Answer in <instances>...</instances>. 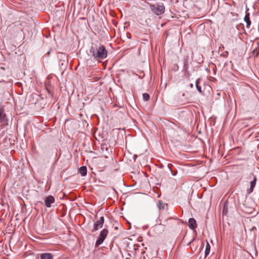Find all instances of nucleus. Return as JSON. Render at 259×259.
I'll return each instance as SVG.
<instances>
[{"label":"nucleus","mask_w":259,"mask_h":259,"mask_svg":"<svg viewBox=\"0 0 259 259\" xmlns=\"http://www.w3.org/2000/svg\"><path fill=\"white\" fill-rule=\"evenodd\" d=\"M90 53L96 59H104L107 56V51L103 46H100L96 48L92 47L91 48Z\"/></svg>","instance_id":"1"},{"label":"nucleus","mask_w":259,"mask_h":259,"mask_svg":"<svg viewBox=\"0 0 259 259\" xmlns=\"http://www.w3.org/2000/svg\"><path fill=\"white\" fill-rule=\"evenodd\" d=\"M151 9L156 15H160L164 12V7L163 5H152Z\"/></svg>","instance_id":"2"},{"label":"nucleus","mask_w":259,"mask_h":259,"mask_svg":"<svg viewBox=\"0 0 259 259\" xmlns=\"http://www.w3.org/2000/svg\"><path fill=\"white\" fill-rule=\"evenodd\" d=\"M108 233V231L106 229H104L101 232L99 235V236L96 242L95 246L97 247L101 244L104 240L105 239L107 234Z\"/></svg>","instance_id":"3"},{"label":"nucleus","mask_w":259,"mask_h":259,"mask_svg":"<svg viewBox=\"0 0 259 259\" xmlns=\"http://www.w3.org/2000/svg\"><path fill=\"white\" fill-rule=\"evenodd\" d=\"M0 123L3 125H8V119L4 112V110L2 108H0Z\"/></svg>","instance_id":"4"},{"label":"nucleus","mask_w":259,"mask_h":259,"mask_svg":"<svg viewBox=\"0 0 259 259\" xmlns=\"http://www.w3.org/2000/svg\"><path fill=\"white\" fill-rule=\"evenodd\" d=\"M104 222V217H101L100 218L99 220H98L96 223L94 225V227L92 230V232H95L98 229L101 228L103 225Z\"/></svg>","instance_id":"5"},{"label":"nucleus","mask_w":259,"mask_h":259,"mask_svg":"<svg viewBox=\"0 0 259 259\" xmlns=\"http://www.w3.org/2000/svg\"><path fill=\"white\" fill-rule=\"evenodd\" d=\"M55 202V198L52 195H49L46 197L45 200V205L47 207H50L51 204Z\"/></svg>","instance_id":"6"},{"label":"nucleus","mask_w":259,"mask_h":259,"mask_svg":"<svg viewBox=\"0 0 259 259\" xmlns=\"http://www.w3.org/2000/svg\"><path fill=\"white\" fill-rule=\"evenodd\" d=\"M188 223L190 228L194 229L197 227L196 222L194 218L189 219Z\"/></svg>","instance_id":"7"},{"label":"nucleus","mask_w":259,"mask_h":259,"mask_svg":"<svg viewBox=\"0 0 259 259\" xmlns=\"http://www.w3.org/2000/svg\"><path fill=\"white\" fill-rule=\"evenodd\" d=\"M40 259H53V255L51 253H42L40 256Z\"/></svg>","instance_id":"8"},{"label":"nucleus","mask_w":259,"mask_h":259,"mask_svg":"<svg viewBox=\"0 0 259 259\" xmlns=\"http://www.w3.org/2000/svg\"><path fill=\"white\" fill-rule=\"evenodd\" d=\"M79 172L82 176H85L87 175V169L86 166H83L79 168Z\"/></svg>","instance_id":"9"},{"label":"nucleus","mask_w":259,"mask_h":259,"mask_svg":"<svg viewBox=\"0 0 259 259\" xmlns=\"http://www.w3.org/2000/svg\"><path fill=\"white\" fill-rule=\"evenodd\" d=\"M256 178L255 176L253 177V180L250 182L249 190L250 192H252L255 186Z\"/></svg>","instance_id":"10"},{"label":"nucleus","mask_w":259,"mask_h":259,"mask_svg":"<svg viewBox=\"0 0 259 259\" xmlns=\"http://www.w3.org/2000/svg\"><path fill=\"white\" fill-rule=\"evenodd\" d=\"M249 14H246L245 15V16L244 17V21L246 22V26L247 27L249 28V27L250 26V24H251V21L249 19Z\"/></svg>","instance_id":"11"},{"label":"nucleus","mask_w":259,"mask_h":259,"mask_svg":"<svg viewBox=\"0 0 259 259\" xmlns=\"http://www.w3.org/2000/svg\"><path fill=\"white\" fill-rule=\"evenodd\" d=\"M210 250V246L208 242H207V244H206V247H205V256L207 255L209 253Z\"/></svg>","instance_id":"12"},{"label":"nucleus","mask_w":259,"mask_h":259,"mask_svg":"<svg viewBox=\"0 0 259 259\" xmlns=\"http://www.w3.org/2000/svg\"><path fill=\"white\" fill-rule=\"evenodd\" d=\"M143 98L144 101H148L150 99V96L148 94L144 93L143 94Z\"/></svg>","instance_id":"13"},{"label":"nucleus","mask_w":259,"mask_h":259,"mask_svg":"<svg viewBox=\"0 0 259 259\" xmlns=\"http://www.w3.org/2000/svg\"><path fill=\"white\" fill-rule=\"evenodd\" d=\"M199 79H197L196 81V88L197 89V90L200 92V93H202V91H201V88L200 87H199L198 85V83H199Z\"/></svg>","instance_id":"14"},{"label":"nucleus","mask_w":259,"mask_h":259,"mask_svg":"<svg viewBox=\"0 0 259 259\" xmlns=\"http://www.w3.org/2000/svg\"><path fill=\"white\" fill-rule=\"evenodd\" d=\"M164 204H162L160 201H159L158 207L159 209H163L164 208Z\"/></svg>","instance_id":"15"},{"label":"nucleus","mask_w":259,"mask_h":259,"mask_svg":"<svg viewBox=\"0 0 259 259\" xmlns=\"http://www.w3.org/2000/svg\"><path fill=\"white\" fill-rule=\"evenodd\" d=\"M227 213V208L226 206V205H224L223 210V214L226 215Z\"/></svg>","instance_id":"16"},{"label":"nucleus","mask_w":259,"mask_h":259,"mask_svg":"<svg viewBox=\"0 0 259 259\" xmlns=\"http://www.w3.org/2000/svg\"><path fill=\"white\" fill-rule=\"evenodd\" d=\"M50 54V51H49L48 53H47V55L48 56H49Z\"/></svg>","instance_id":"17"}]
</instances>
